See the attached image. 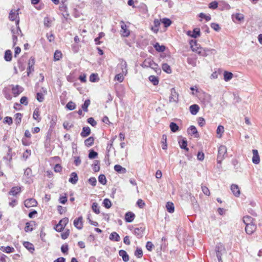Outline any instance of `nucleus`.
Instances as JSON below:
<instances>
[{
	"mask_svg": "<svg viewBox=\"0 0 262 262\" xmlns=\"http://www.w3.org/2000/svg\"><path fill=\"white\" fill-rule=\"evenodd\" d=\"M190 43L192 50L202 56H207V51H215L214 49H203L195 40H191Z\"/></svg>",
	"mask_w": 262,
	"mask_h": 262,
	"instance_id": "f257e3e1",
	"label": "nucleus"
},
{
	"mask_svg": "<svg viewBox=\"0 0 262 262\" xmlns=\"http://www.w3.org/2000/svg\"><path fill=\"white\" fill-rule=\"evenodd\" d=\"M227 148L224 145H221L218 149V155L217 157V163L221 164L222 161L227 156Z\"/></svg>",
	"mask_w": 262,
	"mask_h": 262,
	"instance_id": "f03ea898",
	"label": "nucleus"
},
{
	"mask_svg": "<svg viewBox=\"0 0 262 262\" xmlns=\"http://www.w3.org/2000/svg\"><path fill=\"white\" fill-rule=\"evenodd\" d=\"M142 67L144 68L149 67L157 71L156 69H158V65L150 59H146L143 61Z\"/></svg>",
	"mask_w": 262,
	"mask_h": 262,
	"instance_id": "7ed1b4c3",
	"label": "nucleus"
},
{
	"mask_svg": "<svg viewBox=\"0 0 262 262\" xmlns=\"http://www.w3.org/2000/svg\"><path fill=\"white\" fill-rule=\"evenodd\" d=\"M179 95L176 91L174 88L171 89V94L169 98V102H178Z\"/></svg>",
	"mask_w": 262,
	"mask_h": 262,
	"instance_id": "20e7f679",
	"label": "nucleus"
},
{
	"mask_svg": "<svg viewBox=\"0 0 262 262\" xmlns=\"http://www.w3.org/2000/svg\"><path fill=\"white\" fill-rule=\"evenodd\" d=\"M19 10V9H18L17 10L13 11V10H11L9 13V18L10 20L12 21H14L16 20V24L18 25L19 23V19H17L18 16V11Z\"/></svg>",
	"mask_w": 262,
	"mask_h": 262,
	"instance_id": "39448f33",
	"label": "nucleus"
},
{
	"mask_svg": "<svg viewBox=\"0 0 262 262\" xmlns=\"http://www.w3.org/2000/svg\"><path fill=\"white\" fill-rule=\"evenodd\" d=\"M37 204V201L34 199H28L24 201V205L27 208L36 206Z\"/></svg>",
	"mask_w": 262,
	"mask_h": 262,
	"instance_id": "423d86ee",
	"label": "nucleus"
},
{
	"mask_svg": "<svg viewBox=\"0 0 262 262\" xmlns=\"http://www.w3.org/2000/svg\"><path fill=\"white\" fill-rule=\"evenodd\" d=\"M188 134L191 136H194L195 138H198L199 134L197 131L196 127L193 126H190L187 129Z\"/></svg>",
	"mask_w": 262,
	"mask_h": 262,
	"instance_id": "0eeeda50",
	"label": "nucleus"
},
{
	"mask_svg": "<svg viewBox=\"0 0 262 262\" xmlns=\"http://www.w3.org/2000/svg\"><path fill=\"white\" fill-rule=\"evenodd\" d=\"M252 153H253V157H252L253 163L255 164H258L260 162V158H259V156L257 150L253 149Z\"/></svg>",
	"mask_w": 262,
	"mask_h": 262,
	"instance_id": "6e6552de",
	"label": "nucleus"
},
{
	"mask_svg": "<svg viewBox=\"0 0 262 262\" xmlns=\"http://www.w3.org/2000/svg\"><path fill=\"white\" fill-rule=\"evenodd\" d=\"M231 190L233 194L236 197H238L240 195L241 192L239 187L236 184H232L231 185Z\"/></svg>",
	"mask_w": 262,
	"mask_h": 262,
	"instance_id": "1a4fd4ad",
	"label": "nucleus"
},
{
	"mask_svg": "<svg viewBox=\"0 0 262 262\" xmlns=\"http://www.w3.org/2000/svg\"><path fill=\"white\" fill-rule=\"evenodd\" d=\"M74 226L78 229H81L82 228V217L79 216L78 218L76 219L74 221Z\"/></svg>",
	"mask_w": 262,
	"mask_h": 262,
	"instance_id": "9d476101",
	"label": "nucleus"
},
{
	"mask_svg": "<svg viewBox=\"0 0 262 262\" xmlns=\"http://www.w3.org/2000/svg\"><path fill=\"white\" fill-rule=\"evenodd\" d=\"M119 67L122 70V72L124 74V75H126L127 73L126 62L123 59H121L119 63Z\"/></svg>",
	"mask_w": 262,
	"mask_h": 262,
	"instance_id": "9b49d317",
	"label": "nucleus"
},
{
	"mask_svg": "<svg viewBox=\"0 0 262 262\" xmlns=\"http://www.w3.org/2000/svg\"><path fill=\"white\" fill-rule=\"evenodd\" d=\"M135 215L132 212H127L125 214V220L126 222L131 223L135 219Z\"/></svg>",
	"mask_w": 262,
	"mask_h": 262,
	"instance_id": "f8f14e48",
	"label": "nucleus"
},
{
	"mask_svg": "<svg viewBox=\"0 0 262 262\" xmlns=\"http://www.w3.org/2000/svg\"><path fill=\"white\" fill-rule=\"evenodd\" d=\"M21 188L20 187L16 186L13 187L8 192L9 195L16 196L20 192Z\"/></svg>",
	"mask_w": 262,
	"mask_h": 262,
	"instance_id": "ddd939ff",
	"label": "nucleus"
},
{
	"mask_svg": "<svg viewBox=\"0 0 262 262\" xmlns=\"http://www.w3.org/2000/svg\"><path fill=\"white\" fill-rule=\"evenodd\" d=\"M256 226L255 224L247 225L245 227V231L248 234H251L255 230Z\"/></svg>",
	"mask_w": 262,
	"mask_h": 262,
	"instance_id": "4468645a",
	"label": "nucleus"
},
{
	"mask_svg": "<svg viewBox=\"0 0 262 262\" xmlns=\"http://www.w3.org/2000/svg\"><path fill=\"white\" fill-rule=\"evenodd\" d=\"M187 34L193 38H196L200 35V31L199 28H195L193 32L188 31Z\"/></svg>",
	"mask_w": 262,
	"mask_h": 262,
	"instance_id": "2eb2a0df",
	"label": "nucleus"
},
{
	"mask_svg": "<svg viewBox=\"0 0 262 262\" xmlns=\"http://www.w3.org/2000/svg\"><path fill=\"white\" fill-rule=\"evenodd\" d=\"M144 229L145 228L143 227L135 228L134 230V233L138 237H141L143 235Z\"/></svg>",
	"mask_w": 262,
	"mask_h": 262,
	"instance_id": "dca6fc26",
	"label": "nucleus"
},
{
	"mask_svg": "<svg viewBox=\"0 0 262 262\" xmlns=\"http://www.w3.org/2000/svg\"><path fill=\"white\" fill-rule=\"evenodd\" d=\"M222 250L225 251V247H216L215 251L216 253V256L217 257L219 262H223L222 259V253H220V252Z\"/></svg>",
	"mask_w": 262,
	"mask_h": 262,
	"instance_id": "f3484780",
	"label": "nucleus"
},
{
	"mask_svg": "<svg viewBox=\"0 0 262 262\" xmlns=\"http://www.w3.org/2000/svg\"><path fill=\"white\" fill-rule=\"evenodd\" d=\"M121 29L122 30V35L124 37H127L129 36L130 32L127 29V26L124 22H121Z\"/></svg>",
	"mask_w": 262,
	"mask_h": 262,
	"instance_id": "a211bd4d",
	"label": "nucleus"
},
{
	"mask_svg": "<svg viewBox=\"0 0 262 262\" xmlns=\"http://www.w3.org/2000/svg\"><path fill=\"white\" fill-rule=\"evenodd\" d=\"M119 255L122 258L124 262H127L129 260V256L125 251L123 250H119Z\"/></svg>",
	"mask_w": 262,
	"mask_h": 262,
	"instance_id": "6ab92c4d",
	"label": "nucleus"
},
{
	"mask_svg": "<svg viewBox=\"0 0 262 262\" xmlns=\"http://www.w3.org/2000/svg\"><path fill=\"white\" fill-rule=\"evenodd\" d=\"M91 134V129L89 127H83L82 130L80 133V135L82 137L85 138L88 137Z\"/></svg>",
	"mask_w": 262,
	"mask_h": 262,
	"instance_id": "aec40b11",
	"label": "nucleus"
},
{
	"mask_svg": "<svg viewBox=\"0 0 262 262\" xmlns=\"http://www.w3.org/2000/svg\"><path fill=\"white\" fill-rule=\"evenodd\" d=\"M78 180V178L77 173L75 172H72L71 174L70 178L69 181L73 184H75Z\"/></svg>",
	"mask_w": 262,
	"mask_h": 262,
	"instance_id": "412c9836",
	"label": "nucleus"
},
{
	"mask_svg": "<svg viewBox=\"0 0 262 262\" xmlns=\"http://www.w3.org/2000/svg\"><path fill=\"white\" fill-rule=\"evenodd\" d=\"M199 106L197 104L191 105L189 107V110L192 115H196L199 111Z\"/></svg>",
	"mask_w": 262,
	"mask_h": 262,
	"instance_id": "4be33fe9",
	"label": "nucleus"
},
{
	"mask_svg": "<svg viewBox=\"0 0 262 262\" xmlns=\"http://www.w3.org/2000/svg\"><path fill=\"white\" fill-rule=\"evenodd\" d=\"M114 169L116 171L120 173H125L126 172V169L120 165H115Z\"/></svg>",
	"mask_w": 262,
	"mask_h": 262,
	"instance_id": "5701e85b",
	"label": "nucleus"
},
{
	"mask_svg": "<svg viewBox=\"0 0 262 262\" xmlns=\"http://www.w3.org/2000/svg\"><path fill=\"white\" fill-rule=\"evenodd\" d=\"M12 93L15 96L19 95L22 92V88L18 85L13 86L12 89Z\"/></svg>",
	"mask_w": 262,
	"mask_h": 262,
	"instance_id": "b1692460",
	"label": "nucleus"
},
{
	"mask_svg": "<svg viewBox=\"0 0 262 262\" xmlns=\"http://www.w3.org/2000/svg\"><path fill=\"white\" fill-rule=\"evenodd\" d=\"M233 74L231 72L225 71L224 72V79L225 81H229L233 78Z\"/></svg>",
	"mask_w": 262,
	"mask_h": 262,
	"instance_id": "393cba45",
	"label": "nucleus"
},
{
	"mask_svg": "<svg viewBox=\"0 0 262 262\" xmlns=\"http://www.w3.org/2000/svg\"><path fill=\"white\" fill-rule=\"evenodd\" d=\"M109 238L111 241H114L118 242L120 240V236L119 235V234L117 233H116L115 232H112L110 234Z\"/></svg>",
	"mask_w": 262,
	"mask_h": 262,
	"instance_id": "a878e982",
	"label": "nucleus"
},
{
	"mask_svg": "<svg viewBox=\"0 0 262 262\" xmlns=\"http://www.w3.org/2000/svg\"><path fill=\"white\" fill-rule=\"evenodd\" d=\"M253 218L250 216L247 215V216H245L243 217V222L245 223V224L246 225V226L247 225H251L252 224H253Z\"/></svg>",
	"mask_w": 262,
	"mask_h": 262,
	"instance_id": "bb28decb",
	"label": "nucleus"
},
{
	"mask_svg": "<svg viewBox=\"0 0 262 262\" xmlns=\"http://www.w3.org/2000/svg\"><path fill=\"white\" fill-rule=\"evenodd\" d=\"M34 59H30L28 62V68L27 69V73L28 75H29V73L34 70L33 66L34 65Z\"/></svg>",
	"mask_w": 262,
	"mask_h": 262,
	"instance_id": "cd10ccee",
	"label": "nucleus"
},
{
	"mask_svg": "<svg viewBox=\"0 0 262 262\" xmlns=\"http://www.w3.org/2000/svg\"><path fill=\"white\" fill-rule=\"evenodd\" d=\"M94 142V138L93 137H90L84 141V144L86 146L90 147L93 145Z\"/></svg>",
	"mask_w": 262,
	"mask_h": 262,
	"instance_id": "c85d7f7f",
	"label": "nucleus"
},
{
	"mask_svg": "<svg viewBox=\"0 0 262 262\" xmlns=\"http://www.w3.org/2000/svg\"><path fill=\"white\" fill-rule=\"evenodd\" d=\"M4 58L6 61H10L12 59V52L10 50H7L6 51L4 56Z\"/></svg>",
	"mask_w": 262,
	"mask_h": 262,
	"instance_id": "c756f323",
	"label": "nucleus"
},
{
	"mask_svg": "<svg viewBox=\"0 0 262 262\" xmlns=\"http://www.w3.org/2000/svg\"><path fill=\"white\" fill-rule=\"evenodd\" d=\"M0 250L8 253L13 252L14 251L13 247H1Z\"/></svg>",
	"mask_w": 262,
	"mask_h": 262,
	"instance_id": "7c9ffc66",
	"label": "nucleus"
},
{
	"mask_svg": "<svg viewBox=\"0 0 262 262\" xmlns=\"http://www.w3.org/2000/svg\"><path fill=\"white\" fill-rule=\"evenodd\" d=\"M187 63L193 67L196 66V58L188 57L187 59Z\"/></svg>",
	"mask_w": 262,
	"mask_h": 262,
	"instance_id": "2f4dec72",
	"label": "nucleus"
},
{
	"mask_svg": "<svg viewBox=\"0 0 262 262\" xmlns=\"http://www.w3.org/2000/svg\"><path fill=\"white\" fill-rule=\"evenodd\" d=\"M154 48H155L156 51L160 52H162L164 51L165 50V47L164 46H163V45L161 46L158 42H157L156 44H155Z\"/></svg>",
	"mask_w": 262,
	"mask_h": 262,
	"instance_id": "473e14b6",
	"label": "nucleus"
},
{
	"mask_svg": "<svg viewBox=\"0 0 262 262\" xmlns=\"http://www.w3.org/2000/svg\"><path fill=\"white\" fill-rule=\"evenodd\" d=\"M90 99H86L84 102V104L82 105V109L84 112H87L88 111V108L89 106L90 105Z\"/></svg>",
	"mask_w": 262,
	"mask_h": 262,
	"instance_id": "72a5a7b5",
	"label": "nucleus"
},
{
	"mask_svg": "<svg viewBox=\"0 0 262 262\" xmlns=\"http://www.w3.org/2000/svg\"><path fill=\"white\" fill-rule=\"evenodd\" d=\"M162 68V70L167 73L169 74L171 73V69L170 67L167 63H163Z\"/></svg>",
	"mask_w": 262,
	"mask_h": 262,
	"instance_id": "f704fd0d",
	"label": "nucleus"
},
{
	"mask_svg": "<svg viewBox=\"0 0 262 262\" xmlns=\"http://www.w3.org/2000/svg\"><path fill=\"white\" fill-rule=\"evenodd\" d=\"M179 143L181 148L184 149L186 151H188V148L187 147V142L186 140L183 139L182 141H179Z\"/></svg>",
	"mask_w": 262,
	"mask_h": 262,
	"instance_id": "c9c22d12",
	"label": "nucleus"
},
{
	"mask_svg": "<svg viewBox=\"0 0 262 262\" xmlns=\"http://www.w3.org/2000/svg\"><path fill=\"white\" fill-rule=\"evenodd\" d=\"M169 127H170V130H171V132H174V133H175L179 130V126L176 123H175L174 122L170 123Z\"/></svg>",
	"mask_w": 262,
	"mask_h": 262,
	"instance_id": "e433bc0d",
	"label": "nucleus"
},
{
	"mask_svg": "<svg viewBox=\"0 0 262 262\" xmlns=\"http://www.w3.org/2000/svg\"><path fill=\"white\" fill-rule=\"evenodd\" d=\"M166 207L167 211L169 213H172L174 212V205L172 203L168 202L166 204Z\"/></svg>",
	"mask_w": 262,
	"mask_h": 262,
	"instance_id": "4c0bfd02",
	"label": "nucleus"
},
{
	"mask_svg": "<svg viewBox=\"0 0 262 262\" xmlns=\"http://www.w3.org/2000/svg\"><path fill=\"white\" fill-rule=\"evenodd\" d=\"M92 209L93 211L96 214H99L100 211L98 203L94 202L92 204Z\"/></svg>",
	"mask_w": 262,
	"mask_h": 262,
	"instance_id": "58836bf2",
	"label": "nucleus"
},
{
	"mask_svg": "<svg viewBox=\"0 0 262 262\" xmlns=\"http://www.w3.org/2000/svg\"><path fill=\"white\" fill-rule=\"evenodd\" d=\"M149 81L152 83V84L154 85H158V83H159V80H158V78L157 77L155 76H153V75H151V76H150L149 77Z\"/></svg>",
	"mask_w": 262,
	"mask_h": 262,
	"instance_id": "ea45409f",
	"label": "nucleus"
},
{
	"mask_svg": "<svg viewBox=\"0 0 262 262\" xmlns=\"http://www.w3.org/2000/svg\"><path fill=\"white\" fill-rule=\"evenodd\" d=\"M39 111L38 108H36L33 114V118L34 119L36 120L39 122L40 120V118H39Z\"/></svg>",
	"mask_w": 262,
	"mask_h": 262,
	"instance_id": "a19ab883",
	"label": "nucleus"
},
{
	"mask_svg": "<svg viewBox=\"0 0 262 262\" xmlns=\"http://www.w3.org/2000/svg\"><path fill=\"white\" fill-rule=\"evenodd\" d=\"M161 22L164 24L165 27H168L171 24V21L167 18H164L161 19Z\"/></svg>",
	"mask_w": 262,
	"mask_h": 262,
	"instance_id": "79ce46f5",
	"label": "nucleus"
},
{
	"mask_svg": "<svg viewBox=\"0 0 262 262\" xmlns=\"http://www.w3.org/2000/svg\"><path fill=\"white\" fill-rule=\"evenodd\" d=\"M124 74L123 73V72L119 73L118 74H117L115 77V80H117L119 82H121L124 80V77L123 75Z\"/></svg>",
	"mask_w": 262,
	"mask_h": 262,
	"instance_id": "37998d69",
	"label": "nucleus"
},
{
	"mask_svg": "<svg viewBox=\"0 0 262 262\" xmlns=\"http://www.w3.org/2000/svg\"><path fill=\"white\" fill-rule=\"evenodd\" d=\"M103 204L107 209L110 208L112 206V203L108 199H105L103 200Z\"/></svg>",
	"mask_w": 262,
	"mask_h": 262,
	"instance_id": "c03bdc74",
	"label": "nucleus"
},
{
	"mask_svg": "<svg viewBox=\"0 0 262 262\" xmlns=\"http://www.w3.org/2000/svg\"><path fill=\"white\" fill-rule=\"evenodd\" d=\"M15 122L16 125L20 123L21 120L22 115L20 113H17L15 115Z\"/></svg>",
	"mask_w": 262,
	"mask_h": 262,
	"instance_id": "a18cd8bd",
	"label": "nucleus"
},
{
	"mask_svg": "<svg viewBox=\"0 0 262 262\" xmlns=\"http://www.w3.org/2000/svg\"><path fill=\"white\" fill-rule=\"evenodd\" d=\"M66 107L68 110L72 111L75 108L76 104L74 102H73L72 101H70L67 104Z\"/></svg>",
	"mask_w": 262,
	"mask_h": 262,
	"instance_id": "49530a36",
	"label": "nucleus"
},
{
	"mask_svg": "<svg viewBox=\"0 0 262 262\" xmlns=\"http://www.w3.org/2000/svg\"><path fill=\"white\" fill-rule=\"evenodd\" d=\"M98 181L103 185L106 184V179L105 176L104 174H100L98 177Z\"/></svg>",
	"mask_w": 262,
	"mask_h": 262,
	"instance_id": "de8ad7c7",
	"label": "nucleus"
},
{
	"mask_svg": "<svg viewBox=\"0 0 262 262\" xmlns=\"http://www.w3.org/2000/svg\"><path fill=\"white\" fill-rule=\"evenodd\" d=\"M224 126L222 125H219L217 127V129H216V134L217 135H220V136H219V138H221L222 137V135L224 133Z\"/></svg>",
	"mask_w": 262,
	"mask_h": 262,
	"instance_id": "09e8293b",
	"label": "nucleus"
},
{
	"mask_svg": "<svg viewBox=\"0 0 262 262\" xmlns=\"http://www.w3.org/2000/svg\"><path fill=\"white\" fill-rule=\"evenodd\" d=\"M98 156V153L95 151L94 150L91 149L90 150V152L89 154V158L91 159L96 158Z\"/></svg>",
	"mask_w": 262,
	"mask_h": 262,
	"instance_id": "8fccbe9b",
	"label": "nucleus"
},
{
	"mask_svg": "<svg viewBox=\"0 0 262 262\" xmlns=\"http://www.w3.org/2000/svg\"><path fill=\"white\" fill-rule=\"evenodd\" d=\"M70 234V230L69 229H65L63 232L61 233V237L62 239H65L67 238Z\"/></svg>",
	"mask_w": 262,
	"mask_h": 262,
	"instance_id": "3c124183",
	"label": "nucleus"
},
{
	"mask_svg": "<svg viewBox=\"0 0 262 262\" xmlns=\"http://www.w3.org/2000/svg\"><path fill=\"white\" fill-rule=\"evenodd\" d=\"M61 57H62L61 52L58 50L56 51L54 53V60L56 61L59 60L61 58Z\"/></svg>",
	"mask_w": 262,
	"mask_h": 262,
	"instance_id": "603ef678",
	"label": "nucleus"
},
{
	"mask_svg": "<svg viewBox=\"0 0 262 262\" xmlns=\"http://www.w3.org/2000/svg\"><path fill=\"white\" fill-rule=\"evenodd\" d=\"M33 230V224L30 223H27L25 227L26 232L32 231Z\"/></svg>",
	"mask_w": 262,
	"mask_h": 262,
	"instance_id": "864d4df0",
	"label": "nucleus"
},
{
	"mask_svg": "<svg viewBox=\"0 0 262 262\" xmlns=\"http://www.w3.org/2000/svg\"><path fill=\"white\" fill-rule=\"evenodd\" d=\"M233 19H236L238 21H241L244 19V15L240 13H237L235 15H232Z\"/></svg>",
	"mask_w": 262,
	"mask_h": 262,
	"instance_id": "5fc2aeb1",
	"label": "nucleus"
},
{
	"mask_svg": "<svg viewBox=\"0 0 262 262\" xmlns=\"http://www.w3.org/2000/svg\"><path fill=\"white\" fill-rule=\"evenodd\" d=\"M135 255L137 256L138 258H141L143 255L142 250L140 248H137L136 251L135 252Z\"/></svg>",
	"mask_w": 262,
	"mask_h": 262,
	"instance_id": "6e6d98bb",
	"label": "nucleus"
},
{
	"mask_svg": "<svg viewBox=\"0 0 262 262\" xmlns=\"http://www.w3.org/2000/svg\"><path fill=\"white\" fill-rule=\"evenodd\" d=\"M162 143L163 144L162 148L163 149H166L167 148V145L166 144V136L165 135L162 136Z\"/></svg>",
	"mask_w": 262,
	"mask_h": 262,
	"instance_id": "4d7b16f0",
	"label": "nucleus"
},
{
	"mask_svg": "<svg viewBox=\"0 0 262 262\" xmlns=\"http://www.w3.org/2000/svg\"><path fill=\"white\" fill-rule=\"evenodd\" d=\"M99 78L98 77V74H92L91 75L90 77V80L91 82H96L98 80Z\"/></svg>",
	"mask_w": 262,
	"mask_h": 262,
	"instance_id": "13d9d810",
	"label": "nucleus"
},
{
	"mask_svg": "<svg viewBox=\"0 0 262 262\" xmlns=\"http://www.w3.org/2000/svg\"><path fill=\"white\" fill-rule=\"evenodd\" d=\"M93 170L95 172H97L100 170L99 162L98 161H95L93 165Z\"/></svg>",
	"mask_w": 262,
	"mask_h": 262,
	"instance_id": "bf43d9fd",
	"label": "nucleus"
},
{
	"mask_svg": "<svg viewBox=\"0 0 262 262\" xmlns=\"http://www.w3.org/2000/svg\"><path fill=\"white\" fill-rule=\"evenodd\" d=\"M0 262H11L10 259L4 254L0 256Z\"/></svg>",
	"mask_w": 262,
	"mask_h": 262,
	"instance_id": "052dcab7",
	"label": "nucleus"
},
{
	"mask_svg": "<svg viewBox=\"0 0 262 262\" xmlns=\"http://www.w3.org/2000/svg\"><path fill=\"white\" fill-rule=\"evenodd\" d=\"M69 219L68 217H64L61 219L59 223H60V224L62 225L63 228H64V227L67 225Z\"/></svg>",
	"mask_w": 262,
	"mask_h": 262,
	"instance_id": "680f3d73",
	"label": "nucleus"
},
{
	"mask_svg": "<svg viewBox=\"0 0 262 262\" xmlns=\"http://www.w3.org/2000/svg\"><path fill=\"white\" fill-rule=\"evenodd\" d=\"M9 199L11 201L9 202V205L12 207H14L17 204V201L16 199L9 198Z\"/></svg>",
	"mask_w": 262,
	"mask_h": 262,
	"instance_id": "e2e57ef3",
	"label": "nucleus"
},
{
	"mask_svg": "<svg viewBox=\"0 0 262 262\" xmlns=\"http://www.w3.org/2000/svg\"><path fill=\"white\" fill-rule=\"evenodd\" d=\"M211 27L216 31H219L221 30V27L218 24L211 23Z\"/></svg>",
	"mask_w": 262,
	"mask_h": 262,
	"instance_id": "0e129e2a",
	"label": "nucleus"
},
{
	"mask_svg": "<svg viewBox=\"0 0 262 262\" xmlns=\"http://www.w3.org/2000/svg\"><path fill=\"white\" fill-rule=\"evenodd\" d=\"M218 6V3L216 1H213L209 5V8L215 9Z\"/></svg>",
	"mask_w": 262,
	"mask_h": 262,
	"instance_id": "69168bd1",
	"label": "nucleus"
},
{
	"mask_svg": "<svg viewBox=\"0 0 262 262\" xmlns=\"http://www.w3.org/2000/svg\"><path fill=\"white\" fill-rule=\"evenodd\" d=\"M36 99L39 102H42L44 100L43 94L40 93H37L36 95Z\"/></svg>",
	"mask_w": 262,
	"mask_h": 262,
	"instance_id": "338daca9",
	"label": "nucleus"
},
{
	"mask_svg": "<svg viewBox=\"0 0 262 262\" xmlns=\"http://www.w3.org/2000/svg\"><path fill=\"white\" fill-rule=\"evenodd\" d=\"M88 122L93 126H95L97 124L96 121L92 117L88 119Z\"/></svg>",
	"mask_w": 262,
	"mask_h": 262,
	"instance_id": "774afa93",
	"label": "nucleus"
}]
</instances>
